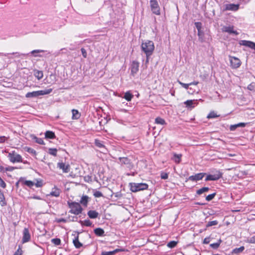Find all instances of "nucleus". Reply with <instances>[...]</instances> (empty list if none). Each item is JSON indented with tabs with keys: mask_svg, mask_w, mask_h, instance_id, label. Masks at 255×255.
I'll return each mask as SVG.
<instances>
[{
	"mask_svg": "<svg viewBox=\"0 0 255 255\" xmlns=\"http://www.w3.org/2000/svg\"><path fill=\"white\" fill-rule=\"evenodd\" d=\"M141 48L142 51L146 54V57L148 59L154 51V43L152 41L146 40L141 43Z\"/></svg>",
	"mask_w": 255,
	"mask_h": 255,
	"instance_id": "f257e3e1",
	"label": "nucleus"
},
{
	"mask_svg": "<svg viewBox=\"0 0 255 255\" xmlns=\"http://www.w3.org/2000/svg\"><path fill=\"white\" fill-rule=\"evenodd\" d=\"M129 186L130 190L133 192L146 190L148 187V185L147 184L143 183H130Z\"/></svg>",
	"mask_w": 255,
	"mask_h": 255,
	"instance_id": "f03ea898",
	"label": "nucleus"
},
{
	"mask_svg": "<svg viewBox=\"0 0 255 255\" xmlns=\"http://www.w3.org/2000/svg\"><path fill=\"white\" fill-rule=\"evenodd\" d=\"M69 207L70 208V212L74 215H79L81 213L82 208L79 203L77 202H68Z\"/></svg>",
	"mask_w": 255,
	"mask_h": 255,
	"instance_id": "7ed1b4c3",
	"label": "nucleus"
},
{
	"mask_svg": "<svg viewBox=\"0 0 255 255\" xmlns=\"http://www.w3.org/2000/svg\"><path fill=\"white\" fill-rule=\"evenodd\" d=\"M179 84L181 85L183 88L185 89L189 90L190 86H193L194 87V91H188V93L190 94H193L194 93H198L199 91V89L197 86V85L198 84V82H194L193 83H190L189 84H185L184 83H182L179 81H178Z\"/></svg>",
	"mask_w": 255,
	"mask_h": 255,
	"instance_id": "20e7f679",
	"label": "nucleus"
},
{
	"mask_svg": "<svg viewBox=\"0 0 255 255\" xmlns=\"http://www.w3.org/2000/svg\"><path fill=\"white\" fill-rule=\"evenodd\" d=\"M223 173L216 169H210L208 172V180L216 181L222 177Z\"/></svg>",
	"mask_w": 255,
	"mask_h": 255,
	"instance_id": "39448f33",
	"label": "nucleus"
},
{
	"mask_svg": "<svg viewBox=\"0 0 255 255\" xmlns=\"http://www.w3.org/2000/svg\"><path fill=\"white\" fill-rule=\"evenodd\" d=\"M7 157L9 161L12 163L22 162V156L20 154L17 153L15 151L9 152Z\"/></svg>",
	"mask_w": 255,
	"mask_h": 255,
	"instance_id": "423d86ee",
	"label": "nucleus"
},
{
	"mask_svg": "<svg viewBox=\"0 0 255 255\" xmlns=\"http://www.w3.org/2000/svg\"><path fill=\"white\" fill-rule=\"evenodd\" d=\"M150 6L153 13L157 15L160 14V8L156 0H150Z\"/></svg>",
	"mask_w": 255,
	"mask_h": 255,
	"instance_id": "0eeeda50",
	"label": "nucleus"
},
{
	"mask_svg": "<svg viewBox=\"0 0 255 255\" xmlns=\"http://www.w3.org/2000/svg\"><path fill=\"white\" fill-rule=\"evenodd\" d=\"M230 61L231 66L234 69L239 68L241 64L240 60L236 57L230 56Z\"/></svg>",
	"mask_w": 255,
	"mask_h": 255,
	"instance_id": "6e6552de",
	"label": "nucleus"
},
{
	"mask_svg": "<svg viewBox=\"0 0 255 255\" xmlns=\"http://www.w3.org/2000/svg\"><path fill=\"white\" fill-rule=\"evenodd\" d=\"M225 10H231L236 11L239 9L240 5L239 4L229 3L224 5Z\"/></svg>",
	"mask_w": 255,
	"mask_h": 255,
	"instance_id": "1a4fd4ad",
	"label": "nucleus"
},
{
	"mask_svg": "<svg viewBox=\"0 0 255 255\" xmlns=\"http://www.w3.org/2000/svg\"><path fill=\"white\" fill-rule=\"evenodd\" d=\"M139 63L133 61H132L131 65V74L134 76L138 71Z\"/></svg>",
	"mask_w": 255,
	"mask_h": 255,
	"instance_id": "9d476101",
	"label": "nucleus"
},
{
	"mask_svg": "<svg viewBox=\"0 0 255 255\" xmlns=\"http://www.w3.org/2000/svg\"><path fill=\"white\" fill-rule=\"evenodd\" d=\"M57 167L62 169L64 173H68L70 171V167L69 164H65L63 162H58Z\"/></svg>",
	"mask_w": 255,
	"mask_h": 255,
	"instance_id": "9b49d317",
	"label": "nucleus"
},
{
	"mask_svg": "<svg viewBox=\"0 0 255 255\" xmlns=\"http://www.w3.org/2000/svg\"><path fill=\"white\" fill-rule=\"evenodd\" d=\"M240 44L250 47L251 49L255 50V43L254 42L248 40H241L240 42Z\"/></svg>",
	"mask_w": 255,
	"mask_h": 255,
	"instance_id": "f8f14e48",
	"label": "nucleus"
},
{
	"mask_svg": "<svg viewBox=\"0 0 255 255\" xmlns=\"http://www.w3.org/2000/svg\"><path fill=\"white\" fill-rule=\"evenodd\" d=\"M30 239V235L28 229L24 228L23 231L22 243H24L28 242Z\"/></svg>",
	"mask_w": 255,
	"mask_h": 255,
	"instance_id": "ddd939ff",
	"label": "nucleus"
},
{
	"mask_svg": "<svg viewBox=\"0 0 255 255\" xmlns=\"http://www.w3.org/2000/svg\"><path fill=\"white\" fill-rule=\"evenodd\" d=\"M203 177L204 174H203L202 173H198L195 174V175L190 176L189 177L188 180L196 181L202 179L203 178Z\"/></svg>",
	"mask_w": 255,
	"mask_h": 255,
	"instance_id": "4468645a",
	"label": "nucleus"
},
{
	"mask_svg": "<svg viewBox=\"0 0 255 255\" xmlns=\"http://www.w3.org/2000/svg\"><path fill=\"white\" fill-rule=\"evenodd\" d=\"M61 193V190L57 188L56 187H54L52 188V191L50 193L49 195L53 197H57L59 196Z\"/></svg>",
	"mask_w": 255,
	"mask_h": 255,
	"instance_id": "2eb2a0df",
	"label": "nucleus"
},
{
	"mask_svg": "<svg viewBox=\"0 0 255 255\" xmlns=\"http://www.w3.org/2000/svg\"><path fill=\"white\" fill-rule=\"evenodd\" d=\"M196 100H187L184 102V104L186 105V107L189 109H192L195 107L196 104Z\"/></svg>",
	"mask_w": 255,
	"mask_h": 255,
	"instance_id": "dca6fc26",
	"label": "nucleus"
},
{
	"mask_svg": "<svg viewBox=\"0 0 255 255\" xmlns=\"http://www.w3.org/2000/svg\"><path fill=\"white\" fill-rule=\"evenodd\" d=\"M223 31L228 32L229 33L238 34L237 31L234 30L233 26H224L223 27Z\"/></svg>",
	"mask_w": 255,
	"mask_h": 255,
	"instance_id": "f3484780",
	"label": "nucleus"
},
{
	"mask_svg": "<svg viewBox=\"0 0 255 255\" xmlns=\"http://www.w3.org/2000/svg\"><path fill=\"white\" fill-rule=\"evenodd\" d=\"M47 52L46 51L43 50H34L32 51L30 53L33 54L34 57H41L43 56L42 55L40 54V53L45 52Z\"/></svg>",
	"mask_w": 255,
	"mask_h": 255,
	"instance_id": "a211bd4d",
	"label": "nucleus"
},
{
	"mask_svg": "<svg viewBox=\"0 0 255 255\" xmlns=\"http://www.w3.org/2000/svg\"><path fill=\"white\" fill-rule=\"evenodd\" d=\"M52 91V89H46L44 90L37 91V97L41 95H44L50 94Z\"/></svg>",
	"mask_w": 255,
	"mask_h": 255,
	"instance_id": "6ab92c4d",
	"label": "nucleus"
},
{
	"mask_svg": "<svg viewBox=\"0 0 255 255\" xmlns=\"http://www.w3.org/2000/svg\"><path fill=\"white\" fill-rule=\"evenodd\" d=\"M182 157L181 154L173 153V156L172 159L176 163H180Z\"/></svg>",
	"mask_w": 255,
	"mask_h": 255,
	"instance_id": "aec40b11",
	"label": "nucleus"
},
{
	"mask_svg": "<svg viewBox=\"0 0 255 255\" xmlns=\"http://www.w3.org/2000/svg\"><path fill=\"white\" fill-rule=\"evenodd\" d=\"M72 119L78 120L80 118L81 114L77 110L73 109L72 110Z\"/></svg>",
	"mask_w": 255,
	"mask_h": 255,
	"instance_id": "412c9836",
	"label": "nucleus"
},
{
	"mask_svg": "<svg viewBox=\"0 0 255 255\" xmlns=\"http://www.w3.org/2000/svg\"><path fill=\"white\" fill-rule=\"evenodd\" d=\"M98 213L94 210H90L88 212V215L91 219L96 218L98 217Z\"/></svg>",
	"mask_w": 255,
	"mask_h": 255,
	"instance_id": "4be33fe9",
	"label": "nucleus"
},
{
	"mask_svg": "<svg viewBox=\"0 0 255 255\" xmlns=\"http://www.w3.org/2000/svg\"><path fill=\"white\" fill-rule=\"evenodd\" d=\"M45 136L46 138L53 139L55 138V133L50 130L46 131L45 133Z\"/></svg>",
	"mask_w": 255,
	"mask_h": 255,
	"instance_id": "5701e85b",
	"label": "nucleus"
},
{
	"mask_svg": "<svg viewBox=\"0 0 255 255\" xmlns=\"http://www.w3.org/2000/svg\"><path fill=\"white\" fill-rule=\"evenodd\" d=\"M89 201V197L88 196L85 195L81 197V200H80V203L82 204L83 205L86 206L87 205V203Z\"/></svg>",
	"mask_w": 255,
	"mask_h": 255,
	"instance_id": "b1692460",
	"label": "nucleus"
},
{
	"mask_svg": "<svg viewBox=\"0 0 255 255\" xmlns=\"http://www.w3.org/2000/svg\"><path fill=\"white\" fill-rule=\"evenodd\" d=\"M73 243L74 245V246L77 249H79L82 246V244L79 242L78 237L73 240Z\"/></svg>",
	"mask_w": 255,
	"mask_h": 255,
	"instance_id": "393cba45",
	"label": "nucleus"
},
{
	"mask_svg": "<svg viewBox=\"0 0 255 255\" xmlns=\"http://www.w3.org/2000/svg\"><path fill=\"white\" fill-rule=\"evenodd\" d=\"M221 242L222 240L221 239H219L216 243L210 244V247L213 249H217L219 247Z\"/></svg>",
	"mask_w": 255,
	"mask_h": 255,
	"instance_id": "a878e982",
	"label": "nucleus"
},
{
	"mask_svg": "<svg viewBox=\"0 0 255 255\" xmlns=\"http://www.w3.org/2000/svg\"><path fill=\"white\" fill-rule=\"evenodd\" d=\"M155 123L156 124L161 125H164L166 124V122L165 120L160 118V117H157L155 120Z\"/></svg>",
	"mask_w": 255,
	"mask_h": 255,
	"instance_id": "bb28decb",
	"label": "nucleus"
},
{
	"mask_svg": "<svg viewBox=\"0 0 255 255\" xmlns=\"http://www.w3.org/2000/svg\"><path fill=\"white\" fill-rule=\"evenodd\" d=\"M95 234L99 236H103L104 234V231L101 228H96L94 230Z\"/></svg>",
	"mask_w": 255,
	"mask_h": 255,
	"instance_id": "cd10ccee",
	"label": "nucleus"
},
{
	"mask_svg": "<svg viewBox=\"0 0 255 255\" xmlns=\"http://www.w3.org/2000/svg\"><path fill=\"white\" fill-rule=\"evenodd\" d=\"M34 75L38 80L41 79L43 76V72L39 70L35 71Z\"/></svg>",
	"mask_w": 255,
	"mask_h": 255,
	"instance_id": "c85d7f7f",
	"label": "nucleus"
},
{
	"mask_svg": "<svg viewBox=\"0 0 255 255\" xmlns=\"http://www.w3.org/2000/svg\"><path fill=\"white\" fill-rule=\"evenodd\" d=\"M124 98L128 101H130L133 98V95L129 92H127L125 94Z\"/></svg>",
	"mask_w": 255,
	"mask_h": 255,
	"instance_id": "c756f323",
	"label": "nucleus"
},
{
	"mask_svg": "<svg viewBox=\"0 0 255 255\" xmlns=\"http://www.w3.org/2000/svg\"><path fill=\"white\" fill-rule=\"evenodd\" d=\"M24 149H25V151H26L28 153L31 154L32 155H33L34 156H36V152L33 148H31L29 147H24Z\"/></svg>",
	"mask_w": 255,
	"mask_h": 255,
	"instance_id": "7c9ffc66",
	"label": "nucleus"
},
{
	"mask_svg": "<svg viewBox=\"0 0 255 255\" xmlns=\"http://www.w3.org/2000/svg\"><path fill=\"white\" fill-rule=\"evenodd\" d=\"M0 204L3 206L6 205V202L5 201V198L2 193L0 192Z\"/></svg>",
	"mask_w": 255,
	"mask_h": 255,
	"instance_id": "2f4dec72",
	"label": "nucleus"
},
{
	"mask_svg": "<svg viewBox=\"0 0 255 255\" xmlns=\"http://www.w3.org/2000/svg\"><path fill=\"white\" fill-rule=\"evenodd\" d=\"M195 26H196L197 29H198V35H199V37L200 38L201 36L202 35V32H201V30L202 24L200 22H195Z\"/></svg>",
	"mask_w": 255,
	"mask_h": 255,
	"instance_id": "473e14b6",
	"label": "nucleus"
},
{
	"mask_svg": "<svg viewBox=\"0 0 255 255\" xmlns=\"http://www.w3.org/2000/svg\"><path fill=\"white\" fill-rule=\"evenodd\" d=\"M220 117V115H218L215 111H211L208 114V119L215 118Z\"/></svg>",
	"mask_w": 255,
	"mask_h": 255,
	"instance_id": "72a5a7b5",
	"label": "nucleus"
},
{
	"mask_svg": "<svg viewBox=\"0 0 255 255\" xmlns=\"http://www.w3.org/2000/svg\"><path fill=\"white\" fill-rule=\"evenodd\" d=\"M26 98H32L37 97L36 91H33L32 92H28L25 95Z\"/></svg>",
	"mask_w": 255,
	"mask_h": 255,
	"instance_id": "f704fd0d",
	"label": "nucleus"
},
{
	"mask_svg": "<svg viewBox=\"0 0 255 255\" xmlns=\"http://www.w3.org/2000/svg\"><path fill=\"white\" fill-rule=\"evenodd\" d=\"M177 244V242L176 241H170L169 242L167 245V246L169 248H174Z\"/></svg>",
	"mask_w": 255,
	"mask_h": 255,
	"instance_id": "c9c22d12",
	"label": "nucleus"
},
{
	"mask_svg": "<svg viewBox=\"0 0 255 255\" xmlns=\"http://www.w3.org/2000/svg\"><path fill=\"white\" fill-rule=\"evenodd\" d=\"M119 160L122 163L128 164L129 163V160L127 157H120Z\"/></svg>",
	"mask_w": 255,
	"mask_h": 255,
	"instance_id": "e433bc0d",
	"label": "nucleus"
},
{
	"mask_svg": "<svg viewBox=\"0 0 255 255\" xmlns=\"http://www.w3.org/2000/svg\"><path fill=\"white\" fill-rule=\"evenodd\" d=\"M33 139H34L37 143H39L40 144H44V142L43 140L41 138H38L35 136H33L32 137Z\"/></svg>",
	"mask_w": 255,
	"mask_h": 255,
	"instance_id": "4c0bfd02",
	"label": "nucleus"
},
{
	"mask_svg": "<svg viewBox=\"0 0 255 255\" xmlns=\"http://www.w3.org/2000/svg\"><path fill=\"white\" fill-rule=\"evenodd\" d=\"M82 225L90 227L92 226V222L89 220H85L81 222Z\"/></svg>",
	"mask_w": 255,
	"mask_h": 255,
	"instance_id": "58836bf2",
	"label": "nucleus"
},
{
	"mask_svg": "<svg viewBox=\"0 0 255 255\" xmlns=\"http://www.w3.org/2000/svg\"><path fill=\"white\" fill-rule=\"evenodd\" d=\"M95 143L97 147L99 148H105V146L101 141L98 139H96L95 141Z\"/></svg>",
	"mask_w": 255,
	"mask_h": 255,
	"instance_id": "ea45409f",
	"label": "nucleus"
},
{
	"mask_svg": "<svg viewBox=\"0 0 255 255\" xmlns=\"http://www.w3.org/2000/svg\"><path fill=\"white\" fill-rule=\"evenodd\" d=\"M244 247L242 246L239 248H236L233 250V253L235 254H239L242 252L244 250Z\"/></svg>",
	"mask_w": 255,
	"mask_h": 255,
	"instance_id": "a19ab883",
	"label": "nucleus"
},
{
	"mask_svg": "<svg viewBox=\"0 0 255 255\" xmlns=\"http://www.w3.org/2000/svg\"><path fill=\"white\" fill-rule=\"evenodd\" d=\"M57 150L56 148H49L48 150V153L53 156L57 155Z\"/></svg>",
	"mask_w": 255,
	"mask_h": 255,
	"instance_id": "79ce46f5",
	"label": "nucleus"
},
{
	"mask_svg": "<svg viewBox=\"0 0 255 255\" xmlns=\"http://www.w3.org/2000/svg\"><path fill=\"white\" fill-rule=\"evenodd\" d=\"M51 242L55 245H59L61 243V240L58 238L53 239Z\"/></svg>",
	"mask_w": 255,
	"mask_h": 255,
	"instance_id": "37998d69",
	"label": "nucleus"
},
{
	"mask_svg": "<svg viewBox=\"0 0 255 255\" xmlns=\"http://www.w3.org/2000/svg\"><path fill=\"white\" fill-rule=\"evenodd\" d=\"M218 224V221L214 220L212 221H208V227H211L213 226H216Z\"/></svg>",
	"mask_w": 255,
	"mask_h": 255,
	"instance_id": "c03bdc74",
	"label": "nucleus"
},
{
	"mask_svg": "<svg viewBox=\"0 0 255 255\" xmlns=\"http://www.w3.org/2000/svg\"><path fill=\"white\" fill-rule=\"evenodd\" d=\"M24 184L29 187H31L34 185V183L31 181L26 180L24 181Z\"/></svg>",
	"mask_w": 255,
	"mask_h": 255,
	"instance_id": "a18cd8bd",
	"label": "nucleus"
},
{
	"mask_svg": "<svg viewBox=\"0 0 255 255\" xmlns=\"http://www.w3.org/2000/svg\"><path fill=\"white\" fill-rule=\"evenodd\" d=\"M94 196L96 198H99L102 197L103 195L100 191H95L94 193Z\"/></svg>",
	"mask_w": 255,
	"mask_h": 255,
	"instance_id": "49530a36",
	"label": "nucleus"
},
{
	"mask_svg": "<svg viewBox=\"0 0 255 255\" xmlns=\"http://www.w3.org/2000/svg\"><path fill=\"white\" fill-rule=\"evenodd\" d=\"M207 191V187L202 188L197 191V193L199 195L202 194L203 193Z\"/></svg>",
	"mask_w": 255,
	"mask_h": 255,
	"instance_id": "de8ad7c7",
	"label": "nucleus"
},
{
	"mask_svg": "<svg viewBox=\"0 0 255 255\" xmlns=\"http://www.w3.org/2000/svg\"><path fill=\"white\" fill-rule=\"evenodd\" d=\"M115 254L114 250L110 252H103L102 255H113Z\"/></svg>",
	"mask_w": 255,
	"mask_h": 255,
	"instance_id": "09e8293b",
	"label": "nucleus"
},
{
	"mask_svg": "<svg viewBox=\"0 0 255 255\" xmlns=\"http://www.w3.org/2000/svg\"><path fill=\"white\" fill-rule=\"evenodd\" d=\"M16 167H14L12 166H8L5 167L4 169V171H12L14 169H16Z\"/></svg>",
	"mask_w": 255,
	"mask_h": 255,
	"instance_id": "8fccbe9b",
	"label": "nucleus"
},
{
	"mask_svg": "<svg viewBox=\"0 0 255 255\" xmlns=\"http://www.w3.org/2000/svg\"><path fill=\"white\" fill-rule=\"evenodd\" d=\"M168 177V175L166 173L162 172L161 174V178L163 179H166Z\"/></svg>",
	"mask_w": 255,
	"mask_h": 255,
	"instance_id": "3c124183",
	"label": "nucleus"
},
{
	"mask_svg": "<svg viewBox=\"0 0 255 255\" xmlns=\"http://www.w3.org/2000/svg\"><path fill=\"white\" fill-rule=\"evenodd\" d=\"M84 180L86 182H90L92 181V177L89 175L85 176Z\"/></svg>",
	"mask_w": 255,
	"mask_h": 255,
	"instance_id": "603ef678",
	"label": "nucleus"
},
{
	"mask_svg": "<svg viewBox=\"0 0 255 255\" xmlns=\"http://www.w3.org/2000/svg\"><path fill=\"white\" fill-rule=\"evenodd\" d=\"M238 126V124H236V125H231L230 126V129L231 131L235 130L237 128H238V126Z\"/></svg>",
	"mask_w": 255,
	"mask_h": 255,
	"instance_id": "864d4df0",
	"label": "nucleus"
},
{
	"mask_svg": "<svg viewBox=\"0 0 255 255\" xmlns=\"http://www.w3.org/2000/svg\"><path fill=\"white\" fill-rule=\"evenodd\" d=\"M215 195H216V193H213L212 194H209L208 195V201L213 199L214 198V197H215Z\"/></svg>",
	"mask_w": 255,
	"mask_h": 255,
	"instance_id": "5fc2aeb1",
	"label": "nucleus"
},
{
	"mask_svg": "<svg viewBox=\"0 0 255 255\" xmlns=\"http://www.w3.org/2000/svg\"><path fill=\"white\" fill-rule=\"evenodd\" d=\"M81 52L83 57L84 58H86L87 57V52L86 50L84 48H82Z\"/></svg>",
	"mask_w": 255,
	"mask_h": 255,
	"instance_id": "6e6d98bb",
	"label": "nucleus"
},
{
	"mask_svg": "<svg viewBox=\"0 0 255 255\" xmlns=\"http://www.w3.org/2000/svg\"><path fill=\"white\" fill-rule=\"evenodd\" d=\"M249 242L250 243L255 244V236L251 238L249 240Z\"/></svg>",
	"mask_w": 255,
	"mask_h": 255,
	"instance_id": "4d7b16f0",
	"label": "nucleus"
},
{
	"mask_svg": "<svg viewBox=\"0 0 255 255\" xmlns=\"http://www.w3.org/2000/svg\"><path fill=\"white\" fill-rule=\"evenodd\" d=\"M7 139V137L4 136H0V143L4 142Z\"/></svg>",
	"mask_w": 255,
	"mask_h": 255,
	"instance_id": "13d9d810",
	"label": "nucleus"
},
{
	"mask_svg": "<svg viewBox=\"0 0 255 255\" xmlns=\"http://www.w3.org/2000/svg\"><path fill=\"white\" fill-rule=\"evenodd\" d=\"M22 254V251L19 248L17 251L15 253L14 255H21Z\"/></svg>",
	"mask_w": 255,
	"mask_h": 255,
	"instance_id": "bf43d9fd",
	"label": "nucleus"
},
{
	"mask_svg": "<svg viewBox=\"0 0 255 255\" xmlns=\"http://www.w3.org/2000/svg\"><path fill=\"white\" fill-rule=\"evenodd\" d=\"M115 251V253H117L118 252H125V249H123V248H121V249H117L116 250H114Z\"/></svg>",
	"mask_w": 255,
	"mask_h": 255,
	"instance_id": "052dcab7",
	"label": "nucleus"
},
{
	"mask_svg": "<svg viewBox=\"0 0 255 255\" xmlns=\"http://www.w3.org/2000/svg\"><path fill=\"white\" fill-rule=\"evenodd\" d=\"M247 124L245 123H240L238 124V127H245L246 126Z\"/></svg>",
	"mask_w": 255,
	"mask_h": 255,
	"instance_id": "680f3d73",
	"label": "nucleus"
},
{
	"mask_svg": "<svg viewBox=\"0 0 255 255\" xmlns=\"http://www.w3.org/2000/svg\"><path fill=\"white\" fill-rule=\"evenodd\" d=\"M33 199H36V200H41V198L39 196H35L32 197H31Z\"/></svg>",
	"mask_w": 255,
	"mask_h": 255,
	"instance_id": "e2e57ef3",
	"label": "nucleus"
},
{
	"mask_svg": "<svg viewBox=\"0 0 255 255\" xmlns=\"http://www.w3.org/2000/svg\"><path fill=\"white\" fill-rule=\"evenodd\" d=\"M189 91H194V87L193 86H190L189 90Z\"/></svg>",
	"mask_w": 255,
	"mask_h": 255,
	"instance_id": "0e129e2a",
	"label": "nucleus"
},
{
	"mask_svg": "<svg viewBox=\"0 0 255 255\" xmlns=\"http://www.w3.org/2000/svg\"><path fill=\"white\" fill-rule=\"evenodd\" d=\"M203 243L204 244H207V238H206L204 239Z\"/></svg>",
	"mask_w": 255,
	"mask_h": 255,
	"instance_id": "69168bd1",
	"label": "nucleus"
},
{
	"mask_svg": "<svg viewBox=\"0 0 255 255\" xmlns=\"http://www.w3.org/2000/svg\"><path fill=\"white\" fill-rule=\"evenodd\" d=\"M4 169L5 168L3 167H1L0 168V169L1 170V171H4Z\"/></svg>",
	"mask_w": 255,
	"mask_h": 255,
	"instance_id": "338daca9",
	"label": "nucleus"
},
{
	"mask_svg": "<svg viewBox=\"0 0 255 255\" xmlns=\"http://www.w3.org/2000/svg\"><path fill=\"white\" fill-rule=\"evenodd\" d=\"M36 187H39V186H40V185L39 184V183H36Z\"/></svg>",
	"mask_w": 255,
	"mask_h": 255,
	"instance_id": "774afa93",
	"label": "nucleus"
}]
</instances>
